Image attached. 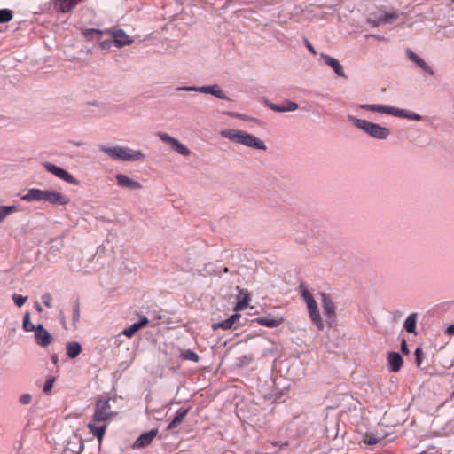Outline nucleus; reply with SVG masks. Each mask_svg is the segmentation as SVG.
<instances>
[{
    "label": "nucleus",
    "instance_id": "a211bd4d",
    "mask_svg": "<svg viewBox=\"0 0 454 454\" xmlns=\"http://www.w3.org/2000/svg\"><path fill=\"white\" fill-rule=\"evenodd\" d=\"M240 318V315L238 313L232 314L230 317L226 318L225 320H223L218 323H214L212 325V328L214 330H216L218 328H222L223 330H229L231 329L235 322Z\"/></svg>",
    "mask_w": 454,
    "mask_h": 454
},
{
    "label": "nucleus",
    "instance_id": "4be33fe9",
    "mask_svg": "<svg viewBox=\"0 0 454 454\" xmlns=\"http://www.w3.org/2000/svg\"><path fill=\"white\" fill-rule=\"evenodd\" d=\"M189 411H190V408L179 409L176 411V416L173 418V419L170 421V423L167 427V430H168V431L172 430L176 425L180 424L184 420V417L187 415Z\"/></svg>",
    "mask_w": 454,
    "mask_h": 454
},
{
    "label": "nucleus",
    "instance_id": "72a5a7b5",
    "mask_svg": "<svg viewBox=\"0 0 454 454\" xmlns=\"http://www.w3.org/2000/svg\"><path fill=\"white\" fill-rule=\"evenodd\" d=\"M12 299L13 302L15 303V305L18 306L19 308H20L27 301V296H23L20 294H13L12 295Z\"/></svg>",
    "mask_w": 454,
    "mask_h": 454
},
{
    "label": "nucleus",
    "instance_id": "79ce46f5",
    "mask_svg": "<svg viewBox=\"0 0 454 454\" xmlns=\"http://www.w3.org/2000/svg\"><path fill=\"white\" fill-rule=\"evenodd\" d=\"M19 401L23 405L29 404L32 402V395L30 394H22L20 396Z\"/></svg>",
    "mask_w": 454,
    "mask_h": 454
},
{
    "label": "nucleus",
    "instance_id": "6e6552de",
    "mask_svg": "<svg viewBox=\"0 0 454 454\" xmlns=\"http://www.w3.org/2000/svg\"><path fill=\"white\" fill-rule=\"evenodd\" d=\"M320 296H321L323 312L326 317L327 325L329 327H333V325L335 324V319H336L335 305L333 302L329 294L321 293Z\"/></svg>",
    "mask_w": 454,
    "mask_h": 454
},
{
    "label": "nucleus",
    "instance_id": "c03bdc74",
    "mask_svg": "<svg viewBox=\"0 0 454 454\" xmlns=\"http://www.w3.org/2000/svg\"><path fill=\"white\" fill-rule=\"evenodd\" d=\"M80 320V308L79 304H75L73 309V321L74 324L77 323Z\"/></svg>",
    "mask_w": 454,
    "mask_h": 454
},
{
    "label": "nucleus",
    "instance_id": "4d7b16f0",
    "mask_svg": "<svg viewBox=\"0 0 454 454\" xmlns=\"http://www.w3.org/2000/svg\"><path fill=\"white\" fill-rule=\"evenodd\" d=\"M452 2H454V0H452Z\"/></svg>",
    "mask_w": 454,
    "mask_h": 454
},
{
    "label": "nucleus",
    "instance_id": "a878e982",
    "mask_svg": "<svg viewBox=\"0 0 454 454\" xmlns=\"http://www.w3.org/2000/svg\"><path fill=\"white\" fill-rule=\"evenodd\" d=\"M17 211L18 207L15 205L0 206V223H3L8 215Z\"/></svg>",
    "mask_w": 454,
    "mask_h": 454
},
{
    "label": "nucleus",
    "instance_id": "aec40b11",
    "mask_svg": "<svg viewBox=\"0 0 454 454\" xmlns=\"http://www.w3.org/2000/svg\"><path fill=\"white\" fill-rule=\"evenodd\" d=\"M243 131L235 129H228L221 131V136L232 142L239 144Z\"/></svg>",
    "mask_w": 454,
    "mask_h": 454
},
{
    "label": "nucleus",
    "instance_id": "bb28decb",
    "mask_svg": "<svg viewBox=\"0 0 454 454\" xmlns=\"http://www.w3.org/2000/svg\"><path fill=\"white\" fill-rule=\"evenodd\" d=\"M172 149L175 150L176 153L183 156H188L191 153V151L189 148L183 143H181L179 140L176 139L173 145H171Z\"/></svg>",
    "mask_w": 454,
    "mask_h": 454
},
{
    "label": "nucleus",
    "instance_id": "f257e3e1",
    "mask_svg": "<svg viewBox=\"0 0 454 454\" xmlns=\"http://www.w3.org/2000/svg\"><path fill=\"white\" fill-rule=\"evenodd\" d=\"M116 415L117 412L112 411L109 398L100 397L96 401L92 421L88 424V428L99 442L107 428L106 422Z\"/></svg>",
    "mask_w": 454,
    "mask_h": 454
},
{
    "label": "nucleus",
    "instance_id": "6e6d98bb",
    "mask_svg": "<svg viewBox=\"0 0 454 454\" xmlns=\"http://www.w3.org/2000/svg\"><path fill=\"white\" fill-rule=\"evenodd\" d=\"M84 273H90V270H85Z\"/></svg>",
    "mask_w": 454,
    "mask_h": 454
},
{
    "label": "nucleus",
    "instance_id": "7c9ffc66",
    "mask_svg": "<svg viewBox=\"0 0 454 454\" xmlns=\"http://www.w3.org/2000/svg\"><path fill=\"white\" fill-rule=\"evenodd\" d=\"M182 356L185 360L192 361V362H198L200 357L199 356L191 349H186L182 353Z\"/></svg>",
    "mask_w": 454,
    "mask_h": 454
},
{
    "label": "nucleus",
    "instance_id": "7ed1b4c3",
    "mask_svg": "<svg viewBox=\"0 0 454 454\" xmlns=\"http://www.w3.org/2000/svg\"><path fill=\"white\" fill-rule=\"evenodd\" d=\"M348 120L356 129L364 131L366 135L374 139L386 140L391 135L390 129L386 126H382L364 119H360L353 115H348Z\"/></svg>",
    "mask_w": 454,
    "mask_h": 454
},
{
    "label": "nucleus",
    "instance_id": "393cba45",
    "mask_svg": "<svg viewBox=\"0 0 454 454\" xmlns=\"http://www.w3.org/2000/svg\"><path fill=\"white\" fill-rule=\"evenodd\" d=\"M309 314L313 324L317 327L319 331H322L324 329V323L320 317L318 309L309 311Z\"/></svg>",
    "mask_w": 454,
    "mask_h": 454
},
{
    "label": "nucleus",
    "instance_id": "de8ad7c7",
    "mask_svg": "<svg viewBox=\"0 0 454 454\" xmlns=\"http://www.w3.org/2000/svg\"><path fill=\"white\" fill-rule=\"evenodd\" d=\"M306 305H307L308 311H311V310L318 309L317 304L315 300H312V301L307 302Z\"/></svg>",
    "mask_w": 454,
    "mask_h": 454
},
{
    "label": "nucleus",
    "instance_id": "473e14b6",
    "mask_svg": "<svg viewBox=\"0 0 454 454\" xmlns=\"http://www.w3.org/2000/svg\"><path fill=\"white\" fill-rule=\"evenodd\" d=\"M300 292L301 294V297L305 303L314 300L313 296L311 295L310 292L306 288L304 285L300 286Z\"/></svg>",
    "mask_w": 454,
    "mask_h": 454
},
{
    "label": "nucleus",
    "instance_id": "3c124183",
    "mask_svg": "<svg viewBox=\"0 0 454 454\" xmlns=\"http://www.w3.org/2000/svg\"><path fill=\"white\" fill-rule=\"evenodd\" d=\"M445 333H446L447 334H450V335L454 334V325H449V326L446 328Z\"/></svg>",
    "mask_w": 454,
    "mask_h": 454
},
{
    "label": "nucleus",
    "instance_id": "09e8293b",
    "mask_svg": "<svg viewBox=\"0 0 454 454\" xmlns=\"http://www.w3.org/2000/svg\"><path fill=\"white\" fill-rule=\"evenodd\" d=\"M401 351L403 354H406V355L409 354V348H408V345L404 339H403L402 343H401Z\"/></svg>",
    "mask_w": 454,
    "mask_h": 454
},
{
    "label": "nucleus",
    "instance_id": "603ef678",
    "mask_svg": "<svg viewBox=\"0 0 454 454\" xmlns=\"http://www.w3.org/2000/svg\"><path fill=\"white\" fill-rule=\"evenodd\" d=\"M35 308L38 313H41L43 311V308L38 302H35Z\"/></svg>",
    "mask_w": 454,
    "mask_h": 454
},
{
    "label": "nucleus",
    "instance_id": "412c9836",
    "mask_svg": "<svg viewBox=\"0 0 454 454\" xmlns=\"http://www.w3.org/2000/svg\"><path fill=\"white\" fill-rule=\"evenodd\" d=\"M255 321L261 325L267 326L269 328H275L280 325L283 320L281 318L263 317L256 318Z\"/></svg>",
    "mask_w": 454,
    "mask_h": 454
},
{
    "label": "nucleus",
    "instance_id": "b1692460",
    "mask_svg": "<svg viewBox=\"0 0 454 454\" xmlns=\"http://www.w3.org/2000/svg\"><path fill=\"white\" fill-rule=\"evenodd\" d=\"M417 324V314L412 313L408 316L403 324V328L410 333H415Z\"/></svg>",
    "mask_w": 454,
    "mask_h": 454
},
{
    "label": "nucleus",
    "instance_id": "0eeeda50",
    "mask_svg": "<svg viewBox=\"0 0 454 454\" xmlns=\"http://www.w3.org/2000/svg\"><path fill=\"white\" fill-rule=\"evenodd\" d=\"M176 91H192L205 94H210L217 98L228 100L226 94L221 90L218 84L205 86H181L176 89Z\"/></svg>",
    "mask_w": 454,
    "mask_h": 454
},
{
    "label": "nucleus",
    "instance_id": "e433bc0d",
    "mask_svg": "<svg viewBox=\"0 0 454 454\" xmlns=\"http://www.w3.org/2000/svg\"><path fill=\"white\" fill-rule=\"evenodd\" d=\"M54 382H55L54 377H51V378L47 379V380L44 383L43 389L45 394H49L51 391Z\"/></svg>",
    "mask_w": 454,
    "mask_h": 454
},
{
    "label": "nucleus",
    "instance_id": "a18cd8bd",
    "mask_svg": "<svg viewBox=\"0 0 454 454\" xmlns=\"http://www.w3.org/2000/svg\"><path fill=\"white\" fill-rule=\"evenodd\" d=\"M303 43H304L305 46L307 47V49L309 51V52H311L313 55H317L316 49L314 48L312 43L307 38L303 39Z\"/></svg>",
    "mask_w": 454,
    "mask_h": 454
},
{
    "label": "nucleus",
    "instance_id": "c756f323",
    "mask_svg": "<svg viewBox=\"0 0 454 454\" xmlns=\"http://www.w3.org/2000/svg\"><path fill=\"white\" fill-rule=\"evenodd\" d=\"M13 17L12 12L9 9L0 10V23H6Z\"/></svg>",
    "mask_w": 454,
    "mask_h": 454
},
{
    "label": "nucleus",
    "instance_id": "37998d69",
    "mask_svg": "<svg viewBox=\"0 0 454 454\" xmlns=\"http://www.w3.org/2000/svg\"><path fill=\"white\" fill-rule=\"evenodd\" d=\"M42 301L47 308H51V295L49 293L43 294L42 295Z\"/></svg>",
    "mask_w": 454,
    "mask_h": 454
},
{
    "label": "nucleus",
    "instance_id": "a19ab883",
    "mask_svg": "<svg viewBox=\"0 0 454 454\" xmlns=\"http://www.w3.org/2000/svg\"><path fill=\"white\" fill-rule=\"evenodd\" d=\"M97 41L100 43V46L102 49H109L112 45L114 44V38L106 40H102L101 38L100 40Z\"/></svg>",
    "mask_w": 454,
    "mask_h": 454
},
{
    "label": "nucleus",
    "instance_id": "864d4df0",
    "mask_svg": "<svg viewBox=\"0 0 454 454\" xmlns=\"http://www.w3.org/2000/svg\"><path fill=\"white\" fill-rule=\"evenodd\" d=\"M51 361H52L53 364H57L58 361H59L58 356L57 355H53L51 356Z\"/></svg>",
    "mask_w": 454,
    "mask_h": 454
},
{
    "label": "nucleus",
    "instance_id": "2f4dec72",
    "mask_svg": "<svg viewBox=\"0 0 454 454\" xmlns=\"http://www.w3.org/2000/svg\"><path fill=\"white\" fill-rule=\"evenodd\" d=\"M405 54L406 57L416 65L419 64L420 61L423 59L419 55H417L411 49H407L405 51Z\"/></svg>",
    "mask_w": 454,
    "mask_h": 454
},
{
    "label": "nucleus",
    "instance_id": "39448f33",
    "mask_svg": "<svg viewBox=\"0 0 454 454\" xmlns=\"http://www.w3.org/2000/svg\"><path fill=\"white\" fill-rule=\"evenodd\" d=\"M99 150L115 160L137 161L145 158V154L139 150L121 145H99Z\"/></svg>",
    "mask_w": 454,
    "mask_h": 454
},
{
    "label": "nucleus",
    "instance_id": "58836bf2",
    "mask_svg": "<svg viewBox=\"0 0 454 454\" xmlns=\"http://www.w3.org/2000/svg\"><path fill=\"white\" fill-rule=\"evenodd\" d=\"M158 137L164 142H168L171 145H173V143L175 142V140L176 138H174L172 137L171 136H169L168 134L167 133H164V132H159L158 133Z\"/></svg>",
    "mask_w": 454,
    "mask_h": 454
},
{
    "label": "nucleus",
    "instance_id": "5701e85b",
    "mask_svg": "<svg viewBox=\"0 0 454 454\" xmlns=\"http://www.w3.org/2000/svg\"><path fill=\"white\" fill-rule=\"evenodd\" d=\"M66 349H67V355L69 358H76L81 351H82V346L79 342L77 341H71V342H67V345H66Z\"/></svg>",
    "mask_w": 454,
    "mask_h": 454
},
{
    "label": "nucleus",
    "instance_id": "6ab92c4d",
    "mask_svg": "<svg viewBox=\"0 0 454 454\" xmlns=\"http://www.w3.org/2000/svg\"><path fill=\"white\" fill-rule=\"evenodd\" d=\"M79 0H56L54 2L55 8L62 12H70L74 9Z\"/></svg>",
    "mask_w": 454,
    "mask_h": 454
},
{
    "label": "nucleus",
    "instance_id": "4c0bfd02",
    "mask_svg": "<svg viewBox=\"0 0 454 454\" xmlns=\"http://www.w3.org/2000/svg\"><path fill=\"white\" fill-rule=\"evenodd\" d=\"M422 357H423V350L421 348L419 347L415 350V363L418 367H419L422 363Z\"/></svg>",
    "mask_w": 454,
    "mask_h": 454
},
{
    "label": "nucleus",
    "instance_id": "9b49d317",
    "mask_svg": "<svg viewBox=\"0 0 454 454\" xmlns=\"http://www.w3.org/2000/svg\"><path fill=\"white\" fill-rule=\"evenodd\" d=\"M35 341L38 346L46 348L53 341V337L43 325H38L35 332Z\"/></svg>",
    "mask_w": 454,
    "mask_h": 454
},
{
    "label": "nucleus",
    "instance_id": "8fccbe9b",
    "mask_svg": "<svg viewBox=\"0 0 454 454\" xmlns=\"http://www.w3.org/2000/svg\"><path fill=\"white\" fill-rule=\"evenodd\" d=\"M147 323H148V319L146 317H143L140 319L139 322H137V325H138V327L140 329L142 326L147 325Z\"/></svg>",
    "mask_w": 454,
    "mask_h": 454
},
{
    "label": "nucleus",
    "instance_id": "f3484780",
    "mask_svg": "<svg viewBox=\"0 0 454 454\" xmlns=\"http://www.w3.org/2000/svg\"><path fill=\"white\" fill-rule=\"evenodd\" d=\"M387 364L391 372H397L403 365V358L399 353L391 352L388 354Z\"/></svg>",
    "mask_w": 454,
    "mask_h": 454
},
{
    "label": "nucleus",
    "instance_id": "ea45409f",
    "mask_svg": "<svg viewBox=\"0 0 454 454\" xmlns=\"http://www.w3.org/2000/svg\"><path fill=\"white\" fill-rule=\"evenodd\" d=\"M248 305V295L246 294L245 298L239 301L235 307V310H242L246 309Z\"/></svg>",
    "mask_w": 454,
    "mask_h": 454
},
{
    "label": "nucleus",
    "instance_id": "423d86ee",
    "mask_svg": "<svg viewBox=\"0 0 454 454\" xmlns=\"http://www.w3.org/2000/svg\"><path fill=\"white\" fill-rule=\"evenodd\" d=\"M82 34L88 40H100L104 35H110L112 38H114V45L118 48H122L133 43V40L121 28L105 31L96 28H88L85 29Z\"/></svg>",
    "mask_w": 454,
    "mask_h": 454
},
{
    "label": "nucleus",
    "instance_id": "1a4fd4ad",
    "mask_svg": "<svg viewBox=\"0 0 454 454\" xmlns=\"http://www.w3.org/2000/svg\"><path fill=\"white\" fill-rule=\"evenodd\" d=\"M43 167L45 168V169L51 173L52 175H54L55 176H57L58 178L67 182V184H74V185H78L79 184V180H77L76 178H74L73 176V175H71L69 172H67L66 169L60 168V167H58L51 162H44L43 163Z\"/></svg>",
    "mask_w": 454,
    "mask_h": 454
},
{
    "label": "nucleus",
    "instance_id": "c85d7f7f",
    "mask_svg": "<svg viewBox=\"0 0 454 454\" xmlns=\"http://www.w3.org/2000/svg\"><path fill=\"white\" fill-rule=\"evenodd\" d=\"M22 327L26 332H35L36 325H35L30 320L29 312H26L23 317Z\"/></svg>",
    "mask_w": 454,
    "mask_h": 454
},
{
    "label": "nucleus",
    "instance_id": "4468645a",
    "mask_svg": "<svg viewBox=\"0 0 454 454\" xmlns=\"http://www.w3.org/2000/svg\"><path fill=\"white\" fill-rule=\"evenodd\" d=\"M398 12H384L378 15L374 19L369 18L368 22L374 27H378L382 24L389 23L392 20L398 19Z\"/></svg>",
    "mask_w": 454,
    "mask_h": 454
},
{
    "label": "nucleus",
    "instance_id": "f8f14e48",
    "mask_svg": "<svg viewBox=\"0 0 454 454\" xmlns=\"http://www.w3.org/2000/svg\"><path fill=\"white\" fill-rule=\"evenodd\" d=\"M115 179H116L118 186L121 188H124V189H128V190H131V191L142 189V184L139 182L129 177L126 175L116 174Z\"/></svg>",
    "mask_w": 454,
    "mask_h": 454
},
{
    "label": "nucleus",
    "instance_id": "cd10ccee",
    "mask_svg": "<svg viewBox=\"0 0 454 454\" xmlns=\"http://www.w3.org/2000/svg\"><path fill=\"white\" fill-rule=\"evenodd\" d=\"M74 440H76L77 442H74L73 441H70L67 443V449L69 450H71L73 453L79 454L83 450L84 445H83L82 441L81 439L77 438L76 436L74 437Z\"/></svg>",
    "mask_w": 454,
    "mask_h": 454
},
{
    "label": "nucleus",
    "instance_id": "49530a36",
    "mask_svg": "<svg viewBox=\"0 0 454 454\" xmlns=\"http://www.w3.org/2000/svg\"><path fill=\"white\" fill-rule=\"evenodd\" d=\"M380 442V439L376 436L370 435L368 436L366 442L369 445H375Z\"/></svg>",
    "mask_w": 454,
    "mask_h": 454
},
{
    "label": "nucleus",
    "instance_id": "9d476101",
    "mask_svg": "<svg viewBox=\"0 0 454 454\" xmlns=\"http://www.w3.org/2000/svg\"><path fill=\"white\" fill-rule=\"evenodd\" d=\"M239 144L258 150L265 151L267 149L265 143L262 139L245 131L242 133Z\"/></svg>",
    "mask_w": 454,
    "mask_h": 454
},
{
    "label": "nucleus",
    "instance_id": "2eb2a0df",
    "mask_svg": "<svg viewBox=\"0 0 454 454\" xmlns=\"http://www.w3.org/2000/svg\"><path fill=\"white\" fill-rule=\"evenodd\" d=\"M158 434V429H151L148 432L143 433L134 442L133 447L137 449L148 446Z\"/></svg>",
    "mask_w": 454,
    "mask_h": 454
},
{
    "label": "nucleus",
    "instance_id": "f03ea898",
    "mask_svg": "<svg viewBox=\"0 0 454 454\" xmlns=\"http://www.w3.org/2000/svg\"><path fill=\"white\" fill-rule=\"evenodd\" d=\"M21 200L27 202L45 201L54 206H65L70 201L69 198L61 192L35 188L29 189L26 194L21 196Z\"/></svg>",
    "mask_w": 454,
    "mask_h": 454
},
{
    "label": "nucleus",
    "instance_id": "c9c22d12",
    "mask_svg": "<svg viewBox=\"0 0 454 454\" xmlns=\"http://www.w3.org/2000/svg\"><path fill=\"white\" fill-rule=\"evenodd\" d=\"M421 70H423L424 72H426L427 74H428L429 75L431 76H434V71L433 70V68L426 63V61L424 59H422L420 61L419 64L417 65Z\"/></svg>",
    "mask_w": 454,
    "mask_h": 454
},
{
    "label": "nucleus",
    "instance_id": "5fc2aeb1",
    "mask_svg": "<svg viewBox=\"0 0 454 454\" xmlns=\"http://www.w3.org/2000/svg\"><path fill=\"white\" fill-rule=\"evenodd\" d=\"M89 105H90L92 106H98V101L90 102Z\"/></svg>",
    "mask_w": 454,
    "mask_h": 454
},
{
    "label": "nucleus",
    "instance_id": "20e7f679",
    "mask_svg": "<svg viewBox=\"0 0 454 454\" xmlns=\"http://www.w3.org/2000/svg\"><path fill=\"white\" fill-rule=\"evenodd\" d=\"M358 108L371 112L386 114L395 117L405 118L412 121H422L424 119L422 115L415 112L407 109L397 108L388 105L361 104L358 106Z\"/></svg>",
    "mask_w": 454,
    "mask_h": 454
},
{
    "label": "nucleus",
    "instance_id": "ddd939ff",
    "mask_svg": "<svg viewBox=\"0 0 454 454\" xmlns=\"http://www.w3.org/2000/svg\"><path fill=\"white\" fill-rule=\"evenodd\" d=\"M266 106L275 112L285 113V112H294L299 108L297 103L294 101L286 100L282 105L272 103L269 100H266Z\"/></svg>",
    "mask_w": 454,
    "mask_h": 454
},
{
    "label": "nucleus",
    "instance_id": "dca6fc26",
    "mask_svg": "<svg viewBox=\"0 0 454 454\" xmlns=\"http://www.w3.org/2000/svg\"><path fill=\"white\" fill-rule=\"evenodd\" d=\"M320 57L321 59L325 61V63L331 67L334 73L340 76V77H344L345 76V74H344V71H343V67L340 64V62L338 61V59H334L333 57H331L325 53H321L320 54Z\"/></svg>",
    "mask_w": 454,
    "mask_h": 454
},
{
    "label": "nucleus",
    "instance_id": "f704fd0d",
    "mask_svg": "<svg viewBox=\"0 0 454 454\" xmlns=\"http://www.w3.org/2000/svg\"><path fill=\"white\" fill-rule=\"evenodd\" d=\"M138 330V325H137V323H134L129 327L123 330L122 333L127 337H132Z\"/></svg>",
    "mask_w": 454,
    "mask_h": 454
}]
</instances>
